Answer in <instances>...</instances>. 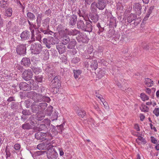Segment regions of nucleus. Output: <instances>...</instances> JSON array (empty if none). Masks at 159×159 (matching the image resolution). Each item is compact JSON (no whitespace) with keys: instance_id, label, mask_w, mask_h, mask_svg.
<instances>
[{"instance_id":"nucleus-57","label":"nucleus","mask_w":159,"mask_h":159,"mask_svg":"<svg viewBox=\"0 0 159 159\" xmlns=\"http://www.w3.org/2000/svg\"><path fill=\"white\" fill-rule=\"evenodd\" d=\"M153 112L154 114L157 116H159V108H155Z\"/></svg>"},{"instance_id":"nucleus-23","label":"nucleus","mask_w":159,"mask_h":159,"mask_svg":"<svg viewBox=\"0 0 159 159\" xmlns=\"http://www.w3.org/2000/svg\"><path fill=\"white\" fill-rule=\"evenodd\" d=\"M77 27L78 29H80L83 30L85 24L83 20H78L77 21Z\"/></svg>"},{"instance_id":"nucleus-26","label":"nucleus","mask_w":159,"mask_h":159,"mask_svg":"<svg viewBox=\"0 0 159 159\" xmlns=\"http://www.w3.org/2000/svg\"><path fill=\"white\" fill-rule=\"evenodd\" d=\"M38 90V92L41 93L40 95L42 96L43 97V96H46L47 91L44 87H40Z\"/></svg>"},{"instance_id":"nucleus-59","label":"nucleus","mask_w":159,"mask_h":159,"mask_svg":"<svg viewBox=\"0 0 159 159\" xmlns=\"http://www.w3.org/2000/svg\"><path fill=\"white\" fill-rule=\"evenodd\" d=\"M96 97H98V98L102 102H103L104 101V98H103L102 97V96L100 95H99L98 93H97V92L96 93Z\"/></svg>"},{"instance_id":"nucleus-8","label":"nucleus","mask_w":159,"mask_h":159,"mask_svg":"<svg viewBox=\"0 0 159 159\" xmlns=\"http://www.w3.org/2000/svg\"><path fill=\"white\" fill-rule=\"evenodd\" d=\"M98 2L96 3V7L99 10H103L106 5L107 0H98Z\"/></svg>"},{"instance_id":"nucleus-28","label":"nucleus","mask_w":159,"mask_h":159,"mask_svg":"<svg viewBox=\"0 0 159 159\" xmlns=\"http://www.w3.org/2000/svg\"><path fill=\"white\" fill-rule=\"evenodd\" d=\"M43 17L42 14L41 13L38 14L37 16V18L36 20V23L37 24V26L39 27L40 26L41 20H42V17Z\"/></svg>"},{"instance_id":"nucleus-20","label":"nucleus","mask_w":159,"mask_h":159,"mask_svg":"<svg viewBox=\"0 0 159 159\" xmlns=\"http://www.w3.org/2000/svg\"><path fill=\"white\" fill-rule=\"evenodd\" d=\"M89 16L93 22L96 23L98 20L99 16L98 13L91 14V13H90L89 14Z\"/></svg>"},{"instance_id":"nucleus-31","label":"nucleus","mask_w":159,"mask_h":159,"mask_svg":"<svg viewBox=\"0 0 159 159\" xmlns=\"http://www.w3.org/2000/svg\"><path fill=\"white\" fill-rule=\"evenodd\" d=\"M27 17L28 19L30 20H35V17L33 13L30 12H28L27 13Z\"/></svg>"},{"instance_id":"nucleus-54","label":"nucleus","mask_w":159,"mask_h":159,"mask_svg":"<svg viewBox=\"0 0 159 159\" xmlns=\"http://www.w3.org/2000/svg\"><path fill=\"white\" fill-rule=\"evenodd\" d=\"M53 70L52 67L50 66H47L45 69L46 71L48 73H49Z\"/></svg>"},{"instance_id":"nucleus-64","label":"nucleus","mask_w":159,"mask_h":159,"mask_svg":"<svg viewBox=\"0 0 159 159\" xmlns=\"http://www.w3.org/2000/svg\"><path fill=\"white\" fill-rule=\"evenodd\" d=\"M77 13L78 14L80 17L82 16L83 17H84V13L83 12H81L79 9H78Z\"/></svg>"},{"instance_id":"nucleus-14","label":"nucleus","mask_w":159,"mask_h":159,"mask_svg":"<svg viewBox=\"0 0 159 159\" xmlns=\"http://www.w3.org/2000/svg\"><path fill=\"white\" fill-rule=\"evenodd\" d=\"M64 27L61 25L60 24L58 25L57 27V30L58 31L59 34L60 36H65V31H66L65 30Z\"/></svg>"},{"instance_id":"nucleus-43","label":"nucleus","mask_w":159,"mask_h":159,"mask_svg":"<svg viewBox=\"0 0 159 159\" xmlns=\"http://www.w3.org/2000/svg\"><path fill=\"white\" fill-rule=\"evenodd\" d=\"M91 68L92 69L95 70L98 67V62L97 61H93L91 65Z\"/></svg>"},{"instance_id":"nucleus-62","label":"nucleus","mask_w":159,"mask_h":159,"mask_svg":"<svg viewBox=\"0 0 159 159\" xmlns=\"http://www.w3.org/2000/svg\"><path fill=\"white\" fill-rule=\"evenodd\" d=\"M20 145L19 144L16 143L14 145V148L15 150H19L20 149Z\"/></svg>"},{"instance_id":"nucleus-37","label":"nucleus","mask_w":159,"mask_h":159,"mask_svg":"<svg viewBox=\"0 0 159 159\" xmlns=\"http://www.w3.org/2000/svg\"><path fill=\"white\" fill-rule=\"evenodd\" d=\"M66 34H65V36H61L62 38V40L64 45L67 44L70 41V39L69 37H67L66 36Z\"/></svg>"},{"instance_id":"nucleus-36","label":"nucleus","mask_w":159,"mask_h":159,"mask_svg":"<svg viewBox=\"0 0 159 159\" xmlns=\"http://www.w3.org/2000/svg\"><path fill=\"white\" fill-rule=\"evenodd\" d=\"M36 129L39 131L47 130V126L43 124L40 125L39 126L37 127Z\"/></svg>"},{"instance_id":"nucleus-45","label":"nucleus","mask_w":159,"mask_h":159,"mask_svg":"<svg viewBox=\"0 0 159 159\" xmlns=\"http://www.w3.org/2000/svg\"><path fill=\"white\" fill-rule=\"evenodd\" d=\"M140 97L143 101H145L146 100H147L149 99L148 97L144 93H141L140 94Z\"/></svg>"},{"instance_id":"nucleus-49","label":"nucleus","mask_w":159,"mask_h":159,"mask_svg":"<svg viewBox=\"0 0 159 159\" xmlns=\"http://www.w3.org/2000/svg\"><path fill=\"white\" fill-rule=\"evenodd\" d=\"M30 68L32 70L33 72L36 74H38L40 71V70L34 66H31Z\"/></svg>"},{"instance_id":"nucleus-52","label":"nucleus","mask_w":159,"mask_h":159,"mask_svg":"<svg viewBox=\"0 0 159 159\" xmlns=\"http://www.w3.org/2000/svg\"><path fill=\"white\" fill-rule=\"evenodd\" d=\"M36 80L38 82H41L43 80V76L41 75H38L36 77Z\"/></svg>"},{"instance_id":"nucleus-32","label":"nucleus","mask_w":159,"mask_h":159,"mask_svg":"<svg viewBox=\"0 0 159 159\" xmlns=\"http://www.w3.org/2000/svg\"><path fill=\"white\" fill-rule=\"evenodd\" d=\"M144 83L148 87H151L153 84V81L149 78L145 79Z\"/></svg>"},{"instance_id":"nucleus-10","label":"nucleus","mask_w":159,"mask_h":159,"mask_svg":"<svg viewBox=\"0 0 159 159\" xmlns=\"http://www.w3.org/2000/svg\"><path fill=\"white\" fill-rule=\"evenodd\" d=\"M56 48L59 53L61 54L64 53L66 50V48L63 43H61L56 45Z\"/></svg>"},{"instance_id":"nucleus-5","label":"nucleus","mask_w":159,"mask_h":159,"mask_svg":"<svg viewBox=\"0 0 159 159\" xmlns=\"http://www.w3.org/2000/svg\"><path fill=\"white\" fill-rule=\"evenodd\" d=\"M33 76V73L30 69L25 70L23 72L22 77L25 80H29Z\"/></svg>"},{"instance_id":"nucleus-21","label":"nucleus","mask_w":159,"mask_h":159,"mask_svg":"<svg viewBox=\"0 0 159 159\" xmlns=\"http://www.w3.org/2000/svg\"><path fill=\"white\" fill-rule=\"evenodd\" d=\"M46 120H47L48 122V124H47V125H49V126H50L51 131L53 133V134L54 135L57 134H58L57 129L56 128V127L52 125H50V120L48 119H47Z\"/></svg>"},{"instance_id":"nucleus-61","label":"nucleus","mask_w":159,"mask_h":159,"mask_svg":"<svg viewBox=\"0 0 159 159\" xmlns=\"http://www.w3.org/2000/svg\"><path fill=\"white\" fill-rule=\"evenodd\" d=\"M51 10L50 9H48L45 11L44 14L47 16H51Z\"/></svg>"},{"instance_id":"nucleus-40","label":"nucleus","mask_w":159,"mask_h":159,"mask_svg":"<svg viewBox=\"0 0 159 159\" xmlns=\"http://www.w3.org/2000/svg\"><path fill=\"white\" fill-rule=\"evenodd\" d=\"M81 73V71L80 70H74V76L75 79L78 78Z\"/></svg>"},{"instance_id":"nucleus-11","label":"nucleus","mask_w":159,"mask_h":159,"mask_svg":"<svg viewBox=\"0 0 159 159\" xmlns=\"http://www.w3.org/2000/svg\"><path fill=\"white\" fill-rule=\"evenodd\" d=\"M46 135L45 133L39 132L35 134V137L38 140L43 141L46 139L45 137Z\"/></svg>"},{"instance_id":"nucleus-9","label":"nucleus","mask_w":159,"mask_h":159,"mask_svg":"<svg viewBox=\"0 0 159 159\" xmlns=\"http://www.w3.org/2000/svg\"><path fill=\"white\" fill-rule=\"evenodd\" d=\"M141 5L139 3H135L133 5V9L136 15L139 16L141 14Z\"/></svg>"},{"instance_id":"nucleus-6","label":"nucleus","mask_w":159,"mask_h":159,"mask_svg":"<svg viewBox=\"0 0 159 159\" xmlns=\"http://www.w3.org/2000/svg\"><path fill=\"white\" fill-rule=\"evenodd\" d=\"M66 17L70 25L73 26L75 25L77 20V16L76 15L73 14L72 15L69 16L68 15Z\"/></svg>"},{"instance_id":"nucleus-48","label":"nucleus","mask_w":159,"mask_h":159,"mask_svg":"<svg viewBox=\"0 0 159 159\" xmlns=\"http://www.w3.org/2000/svg\"><path fill=\"white\" fill-rule=\"evenodd\" d=\"M32 103V102L31 101L29 100H26L24 102L25 105L27 108H29L30 107V105Z\"/></svg>"},{"instance_id":"nucleus-17","label":"nucleus","mask_w":159,"mask_h":159,"mask_svg":"<svg viewBox=\"0 0 159 159\" xmlns=\"http://www.w3.org/2000/svg\"><path fill=\"white\" fill-rule=\"evenodd\" d=\"M136 14L131 13L128 16L127 21L129 23H130L133 21L137 19Z\"/></svg>"},{"instance_id":"nucleus-44","label":"nucleus","mask_w":159,"mask_h":159,"mask_svg":"<svg viewBox=\"0 0 159 159\" xmlns=\"http://www.w3.org/2000/svg\"><path fill=\"white\" fill-rule=\"evenodd\" d=\"M12 14V10L11 8H8L6 11L5 15L7 16H11Z\"/></svg>"},{"instance_id":"nucleus-22","label":"nucleus","mask_w":159,"mask_h":159,"mask_svg":"<svg viewBox=\"0 0 159 159\" xmlns=\"http://www.w3.org/2000/svg\"><path fill=\"white\" fill-rule=\"evenodd\" d=\"M48 42H49L51 46L53 45L57 44L58 42L57 40L58 39L57 38H53L52 37H49L48 39Z\"/></svg>"},{"instance_id":"nucleus-4","label":"nucleus","mask_w":159,"mask_h":159,"mask_svg":"<svg viewBox=\"0 0 159 159\" xmlns=\"http://www.w3.org/2000/svg\"><path fill=\"white\" fill-rule=\"evenodd\" d=\"M50 84L51 88H59L61 85V82L58 76H56L52 79Z\"/></svg>"},{"instance_id":"nucleus-12","label":"nucleus","mask_w":159,"mask_h":159,"mask_svg":"<svg viewBox=\"0 0 159 159\" xmlns=\"http://www.w3.org/2000/svg\"><path fill=\"white\" fill-rule=\"evenodd\" d=\"M30 36V32L27 30H25L23 31L20 35L21 39L23 40H26L29 39Z\"/></svg>"},{"instance_id":"nucleus-25","label":"nucleus","mask_w":159,"mask_h":159,"mask_svg":"<svg viewBox=\"0 0 159 159\" xmlns=\"http://www.w3.org/2000/svg\"><path fill=\"white\" fill-rule=\"evenodd\" d=\"M136 142L139 144H145L146 143V140L144 139L141 136H139L136 139Z\"/></svg>"},{"instance_id":"nucleus-30","label":"nucleus","mask_w":159,"mask_h":159,"mask_svg":"<svg viewBox=\"0 0 159 159\" xmlns=\"http://www.w3.org/2000/svg\"><path fill=\"white\" fill-rule=\"evenodd\" d=\"M48 73L49 74L48 76V79L49 81L52 80V79H54L55 77L57 76H56L55 72L54 70H52Z\"/></svg>"},{"instance_id":"nucleus-39","label":"nucleus","mask_w":159,"mask_h":159,"mask_svg":"<svg viewBox=\"0 0 159 159\" xmlns=\"http://www.w3.org/2000/svg\"><path fill=\"white\" fill-rule=\"evenodd\" d=\"M49 54L48 50H45L43 53V59L45 60H47L49 58Z\"/></svg>"},{"instance_id":"nucleus-24","label":"nucleus","mask_w":159,"mask_h":159,"mask_svg":"<svg viewBox=\"0 0 159 159\" xmlns=\"http://www.w3.org/2000/svg\"><path fill=\"white\" fill-rule=\"evenodd\" d=\"M76 43V41L75 39H72L71 41L69 42V43L67 46V48L69 49H72L74 48Z\"/></svg>"},{"instance_id":"nucleus-1","label":"nucleus","mask_w":159,"mask_h":159,"mask_svg":"<svg viewBox=\"0 0 159 159\" xmlns=\"http://www.w3.org/2000/svg\"><path fill=\"white\" fill-rule=\"evenodd\" d=\"M31 93L33 95V99L34 101V102L36 103L43 101L48 102L50 101V98L46 96H43V97L40 94L34 92Z\"/></svg>"},{"instance_id":"nucleus-2","label":"nucleus","mask_w":159,"mask_h":159,"mask_svg":"<svg viewBox=\"0 0 159 159\" xmlns=\"http://www.w3.org/2000/svg\"><path fill=\"white\" fill-rule=\"evenodd\" d=\"M43 47L38 43L32 44L31 46V49L32 52L35 54H39L42 51Z\"/></svg>"},{"instance_id":"nucleus-46","label":"nucleus","mask_w":159,"mask_h":159,"mask_svg":"<svg viewBox=\"0 0 159 159\" xmlns=\"http://www.w3.org/2000/svg\"><path fill=\"white\" fill-rule=\"evenodd\" d=\"M84 5L86 7H89L91 3L93 2V0H84Z\"/></svg>"},{"instance_id":"nucleus-16","label":"nucleus","mask_w":159,"mask_h":159,"mask_svg":"<svg viewBox=\"0 0 159 159\" xmlns=\"http://www.w3.org/2000/svg\"><path fill=\"white\" fill-rule=\"evenodd\" d=\"M21 64L24 66H29L30 64V60L29 58L26 57H24L21 61Z\"/></svg>"},{"instance_id":"nucleus-53","label":"nucleus","mask_w":159,"mask_h":159,"mask_svg":"<svg viewBox=\"0 0 159 159\" xmlns=\"http://www.w3.org/2000/svg\"><path fill=\"white\" fill-rule=\"evenodd\" d=\"M7 4V1L2 0L0 2V6L2 7H6Z\"/></svg>"},{"instance_id":"nucleus-18","label":"nucleus","mask_w":159,"mask_h":159,"mask_svg":"<svg viewBox=\"0 0 159 159\" xmlns=\"http://www.w3.org/2000/svg\"><path fill=\"white\" fill-rule=\"evenodd\" d=\"M65 30L66 31V33H67L68 35H76L80 33V31L75 29L69 30L67 29H66Z\"/></svg>"},{"instance_id":"nucleus-33","label":"nucleus","mask_w":159,"mask_h":159,"mask_svg":"<svg viewBox=\"0 0 159 159\" xmlns=\"http://www.w3.org/2000/svg\"><path fill=\"white\" fill-rule=\"evenodd\" d=\"M40 111H41L43 110H45L47 107V104L46 102L41 103L39 104Z\"/></svg>"},{"instance_id":"nucleus-3","label":"nucleus","mask_w":159,"mask_h":159,"mask_svg":"<svg viewBox=\"0 0 159 159\" xmlns=\"http://www.w3.org/2000/svg\"><path fill=\"white\" fill-rule=\"evenodd\" d=\"M26 44H20L17 45L16 48V52L18 54L21 55L26 53Z\"/></svg>"},{"instance_id":"nucleus-34","label":"nucleus","mask_w":159,"mask_h":159,"mask_svg":"<svg viewBox=\"0 0 159 159\" xmlns=\"http://www.w3.org/2000/svg\"><path fill=\"white\" fill-rule=\"evenodd\" d=\"M22 128L24 129L28 130L32 129V126L29 123H26L22 125Z\"/></svg>"},{"instance_id":"nucleus-50","label":"nucleus","mask_w":159,"mask_h":159,"mask_svg":"<svg viewBox=\"0 0 159 159\" xmlns=\"http://www.w3.org/2000/svg\"><path fill=\"white\" fill-rule=\"evenodd\" d=\"M6 157L7 159H10L11 156V153L9 150H7V149L5 150Z\"/></svg>"},{"instance_id":"nucleus-41","label":"nucleus","mask_w":159,"mask_h":159,"mask_svg":"<svg viewBox=\"0 0 159 159\" xmlns=\"http://www.w3.org/2000/svg\"><path fill=\"white\" fill-rule=\"evenodd\" d=\"M63 125L64 124H62L56 126L57 129L58 133H59L60 134H61L62 131L63 130Z\"/></svg>"},{"instance_id":"nucleus-47","label":"nucleus","mask_w":159,"mask_h":159,"mask_svg":"<svg viewBox=\"0 0 159 159\" xmlns=\"http://www.w3.org/2000/svg\"><path fill=\"white\" fill-rule=\"evenodd\" d=\"M140 108L142 111L144 112H147L148 111V108L146 105H142Z\"/></svg>"},{"instance_id":"nucleus-19","label":"nucleus","mask_w":159,"mask_h":159,"mask_svg":"<svg viewBox=\"0 0 159 159\" xmlns=\"http://www.w3.org/2000/svg\"><path fill=\"white\" fill-rule=\"evenodd\" d=\"M47 153L48 158L49 159H55L57 157V154L54 152H51L48 151Z\"/></svg>"},{"instance_id":"nucleus-35","label":"nucleus","mask_w":159,"mask_h":159,"mask_svg":"<svg viewBox=\"0 0 159 159\" xmlns=\"http://www.w3.org/2000/svg\"><path fill=\"white\" fill-rule=\"evenodd\" d=\"M53 107L51 106H48L45 110V114L48 115L50 116L52 113Z\"/></svg>"},{"instance_id":"nucleus-58","label":"nucleus","mask_w":159,"mask_h":159,"mask_svg":"<svg viewBox=\"0 0 159 159\" xmlns=\"http://www.w3.org/2000/svg\"><path fill=\"white\" fill-rule=\"evenodd\" d=\"M52 91L53 93L54 94H56L58 93V92L59 91V88H52Z\"/></svg>"},{"instance_id":"nucleus-42","label":"nucleus","mask_w":159,"mask_h":159,"mask_svg":"<svg viewBox=\"0 0 159 159\" xmlns=\"http://www.w3.org/2000/svg\"><path fill=\"white\" fill-rule=\"evenodd\" d=\"M105 74V70H100L98 73V77L100 78H102V76H104Z\"/></svg>"},{"instance_id":"nucleus-60","label":"nucleus","mask_w":159,"mask_h":159,"mask_svg":"<svg viewBox=\"0 0 159 159\" xmlns=\"http://www.w3.org/2000/svg\"><path fill=\"white\" fill-rule=\"evenodd\" d=\"M35 35L34 34H31V38L30 40L28 41V42L29 43H30L35 41V39L34 38Z\"/></svg>"},{"instance_id":"nucleus-51","label":"nucleus","mask_w":159,"mask_h":159,"mask_svg":"<svg viewBox=\"0 0 159 159\" xmlns=\"http://www.w3.org/2000/svg\"><path fill=\"white\" fill-rule=\"evenodd\" d=\"M45 116L40 114H38L37 116V119L38 121H41L44 119Z\"/></svg>"},{"instance_id":"nucleus-56","label":"nucleus","mask_w":159,"mask_h":159,"mask_svg":"<svg viewBox=\"0 0 159 159\" xmlns=\"http://www.w3.org/2000/svg\"><path fill=\"white\" fill-rule=\"evenodd\" d=\"M44 145L43 143H40L38 144L37 147V148L39 150H42L44 148Z\"/></svg>"},{"instance_id":"nucleus-29","label":"nucleus","mask_w":159,"mask_h":159,"mask_svg":"<svg viewBox=\"0 0 159 159\" xmlns=\"http://www.w3.org/2000/svg\"><path fill=\"white\" fill-rule=\"evenodd\" d=\"M77 112L78 116L82 118H83L86 114L85 111L82 109L77 110Z\"/></svg>"},{"instance_id":"nucleus-27","label":"nucleus","mask_w":159,"mask_h":159,"mask_svg":"<svg viewBox=\"0 0 159 159\" xmlns=\"http://www.w3.org/2000/svg\"><path fill=\"white\" fill-rule=\"evenodd\" d=\"M96 3L95 2H93L91 5V14L97 13V10L96 8Z\"/></svg>"},{"instance_id":"nucleus-7","label":"nucleus","mask_w":159,"mask_h":159,"mask_svg":"<svg viewBox=\"0 0 159 159\" xmlns=\"http://www.w3.org/2000/svg\"><path fill=\"white\" fill-rule=\"evenodd\" d=\"M20 89L24 91H30L31 90V86L30 84L25 82H20L19 85Z\"/></svg>"},{"instance_id":"nucleus-13","label":"nucleus","mask_w":159,"mask_h":159,"mask_svg":"<svg viewBox=\"0 0 159 159\" xmlns=\"http://www.w3.org/2000/svg\"><path fill=\"white\" fill-rule=\"evenodd\" d=\"M89 22H86L83 31L91 32L92 31L93 26L92 25V21H89Z\"/></svg>"},{"instance_id":"nucleus-38","label":"nucleus","mask_w":159,"mask_h":159,"mask_svg":"<svg viewBox=\"0 0 159 159\" xmlns=\"http://www.w3.org/2000/svg\"><path fill=\"white\" fill-rule=\"evenodd\" d=\"M48 39L44 38L43 39V42L44 44L46 47L48 48H51V46L49 42H48Z\"/></svg>"},{"instance_id":"nucleus-55","label":"nucleus","mask_w":159,"mask_h":159,"mask_svg":"<svg viewBox=\"0 0 159 159\" xmlns=\"http://www.w3.org/2000/svg\"><path fill=\"white\" fill-rule=\"evenodd\" d=\"M22 113L25 116L29 115L31 114L29 110H23L22 111Z\"/></svg>"},{"instance_id":"nucleus-63","label":"nucleus","mask_w":159,"mask_h":159,"mask_svg":"<svg viewBox=\"0 0 159 159\" xmlns=\"http://www.w3.org/2000/svg\"><path fill=\"white\" fill-rule=\"evenodd\" d=\"M143 48L146 50H149L150 47L148 45L145 44H144L142 47Z\"/></svg>"},{"instance_id":"nucleus-15","label":"nucleus","mask_w":159,"mask_h":159,"mask_svg":"<svg viewBox=\"0 0 159 159\" xmlns=\"http://www.w3.org/2000/svg\"><path fill=\"white\" fill-rule=\"evenodd\" d=\"M39 105L35 102H33L31 105V110L33 113H36L40 111Z\"/></svg>"}]
</instances>
